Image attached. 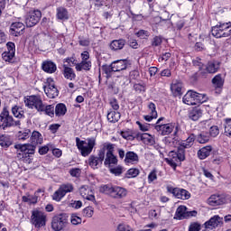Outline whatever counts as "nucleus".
<instances>
[{
  "label": "nucleus",
  "mask_w": 231,
  "mask_h": 231,
  "mask_svg": "<svg viewBox=\"0 0 231 231\" xmlns=\"http://www.w3.org/2000/svg\"><path fill=\"white\" fill-rule=\"evenodd\" d=\"M24 104L29 109L35 107L38 113H44L51 118L55 116V106L53 105H44L41 96H29L24 99Z\"/></svg>",
  "instance_id": "nucleus-1"
},
{
  "label": "nucleus",
  "mask_w": 231,
  "mask_h": 231,
  "mask_svg": "<svg viewBox=\"0 0 231 231\" xmlns=\"http://www.w3.org/2000/svg\"><path fill=\"white\" fill-rule=\"evenodd\" d=\"M16 158L23 162V163H33V154H35V146L30 143L25 144H15Z\"/></svg>",
  "instance_id": "nucleus-2"
},
{
  "label": "nucleus",
  "mask_w": 231,
  "mask_h": 231,
  "mask_svg": "<svg viewBox=\"0 0 231 231\" xmlns=\"http://www.w3.org/2000/svg\"><path fill=\"white\" fill-rule=\"evenodd\" d=\"M99 192L106 194L114 199H123L127 196V189L120 186H113L111 184H106L99 188Z\"/></svg>",
  "instance_id": "nucleus-3"
},
{
  "label": "nucleus",
  "mask_w": 231,
  "mask_h": 231,
  "mask_svg": "<svg viewBox=\"0 0 231 231\" xmlns=\"http://www.w3.org/2000/svg\"><path fill=\"white\" fill-rule=\"evenodd\" d=\"M0 127L4 131H8L12 127H21V120L14 119V116H10L8 107H4L0 114Z\"/></svg>",
  "instance_id": "nucleus-4"
},
{
  "label": "nucleus",
  "mask_w": 231,
  "mask_h": 231,
  "mask_svg": "<svg viewBox=\"0 0 231 231\" xmlns=\"http://www.w3.org/2000/svg\"><path fill=\"white\" fill-rule=\"evenodd\" d=\"M95 145H97V139L95 137L87 138L86 141H82L80 138L76 137V147L84 158L89 156V154L93 152Z\"/></svg>",
  "instance_id": "nucleus-5"
},
{
  "label": "nucleus",
  "mask_w": 231,
  "mask_h": 231,
  "mask_svg": "<svg viewBox=\"0 0 231 231\" xmlns=\"http://www.w3.org/2000/svg\"><path fill=\"white\" fill-rule=\"evenodd\" d=\"M211 34L217 39H221L223 37L231 36V23H221L219 22L217 25L213 26L211 29Z\"/></svg>",
  "instance_id": "nucleus-6"
},
{
  "label": "nucleus",
  "mask_w": 231,
  "mask_h": 231,
  "mask_svg": "<svg viewBox=\"0 0 231 231\" xmlns=\"http://www.w3.org/2000/svg\"><path fill=\"white\" fill-rule=\"evenodd\" d=\"M155 131L161 134V136H169L173 133V135L176 136L178 134V131H180V126L176 125V123H167L162 125H156L154 126Z\"/></svg>",
  "instance_id": "nucleus-7"
},
{
  "label": "nucleus",
  "mask_w": 231,
  "mask_h": 231,
  "mask_svg": "<svg viewBox=\"0 0 231 231\" xmlns=\"http://www.w3.org/2000/svg\"><path fill=\"white\" fill-rule=\"evenodd\" d=\"M68 215L66 213H61L56 215L51 220V228L55 231L64 230L68 226Z\"/></svg>",
  "instance_id": "nucleus-8"
},
{
  "label": "nucleus",
  "mask_w": 231,
  "mask_h": 231,
  "mask_svg": "<svg viewBox=\"0 0 231 231\" xmlns=\"http://www.w3.org/2000/svg\"><path fill=\"white\" fill-rule=\"evenodd\" d=\"M31 223L36 228L46 226V215L42 211L37 209L32 211Z\"/></svg>",
  "instance_id": "nucleus-9"
},
{
  "label": "nucleus",
  "mask_w": 231,
  "mask_h": 231,
  "mask_svg": "<svg viewBox=\"0 0 231 231\" xmlns=\"http://www.w3.org/2000/svg\"><path fill=\"white\" fill-rule=\"evenodd\" d=\"M42 17V13L40 10H34L29 12L25 15V24L27 28H33V26L39 24V21Z\"/></svg>",
  "instance_id": "nucleus-10"
},
{
  "label": "nucleus",
  "mask_w": 231,
  "mask_h": 231,
  "mask_svg": "<svg viewBox=\"0 0 231 231\" xmlns=\"http://www.w3.org/2000/svg\"><path fill=\"white\" fill-rule=\"evenodd\" d=\"M73 190H74L73 184H71V183L61 184L60 186V188L58 189V190H56L53 193L52 199L54 201H60L62 199V198H64V196H66V194H68L69 192H73Z\"/></svg>",
  "instance_id": "nucleus-11"
},
{
  "label": "nucleus",
  "mask_w": 231,
  "mask_h": 231,
  "mask_svg": "<svg viewBox=\"0 0 231 231\" xmlns=\"http://www.w3.org/2000/svg\"><path fill=\"white\" fill-rule=\"evenodd\" d=\"M167 192H170V194H172L174 198H177V199H190V192H189L185 189L181 188H173L171 186L167 187Z\"/></svg>",
  "instance_id": "nucleus-12"
},
{
  "label": "nucleus",
  "mask_w": 231,
  "mask_h": 231,
  "mask_svg": "<svg viewBox=\"0 0 231 231\" xmlns=\"http://www.w3.org/2000/svg\"><path fill=\"white\" fill-rule=\"evenodd\" d=\"M104 150H99L97 155H90L88 158V165L92 169H99L105 160Z\"/></svg>",
  "instance_id": "nucleus-13"
},
{
  "label": "nucleus",
  "mask_w": 231,
  "mask_h": 231,
  "mask_svg": "<svg viewBox=\"0 0 231 231\" xmlns=\"http://www.w3.org/2000/svg\"><path fill=\"white\" fill-rule=\"evenodd\" d=\"M208 205L211 207H219V205H225L228 203L227 195H211L208 199Z\"/></svg>",
  "instance_id": "nucleus-14"
},
{
  "label": "nucleus",
  "mask_w": 231,
  "mask_h": 231,
  "mask_svg": "<svg viewBox=\"0 0 231 231\" xmlns=\"http://www.w3.org/2000/svg\"><path fill=\"white\" fill-rule=\"evenodd\" d=\"M220 67H221V62L216 60L208 61L206 67L204 68L206 77H208V73L209 74L217 73V71H219Z\"/></svg>",
  "instance_id": "nucleus-15"
},
{
  "label": "nucleus",
  "mask_w": 231,
  "mask_h": 231,
  "mask_svg": "<svg viewBox=\"0 0 231 231\" xmlns=\"http://www.w3.org/2000/svg\"><path fill=\"white\" fill-rule=\"evenodd\" d=\"M136 140L141 141L143 143H145L146 145H154L156 143V141L154 140V137L149 134H135Z\"/></svg>",
  "instance_id": "nucleus-16"
},
{
  "label": "nucleus",
  "mask_w": 231,
  "mask_h": 231,
  "mask_svg": "<svg viewBox=\"0 0 231 231\" xmlns=\"http://www.w3.org/2000/svg\"><path fill=\"white\" fill-rule=\"evenodd\" d=\"M221 223V218L219 216H214L209 220L204 223V227L206 229L214 230V228H217L219 224Z\"/></svg>",
  "instance_id": "nucleus-17"
},
{
  "label": "nucleus",
  "mask_w": 231,
  "mask_h": 231,
  "mask_svg": "<svg viewBox=\"0 0 231 231\" xmlns=\"http://www.w3.org/2000/svg\"><path fill=\"white\" fill-rule=\"evenodd\" d=\"M182 102L187 106H196V91L189 90L182 97Z\"/></svg>",
  "instance_id": "nucleus-18"
},
{
  "label": "nucleus",
  "mask_w": 231,
  "mask_h": 231,
  "mask_svg": "<svg viewBox=\"0 0 231 231\" xmlns=\"http://www.w3.org/2000/svg\"><path fill=\"white\" fill-rule=\"evenodd\" d=\"M215 89L220 93L221 89H223V86H225V79H223V75L217 74L211 80Z\"/></svg>",
  "instance_id": "nucleus-19"
},
{
  "label": "nucleus",
  "mask_w": 231,
  "mask_h": 231,
  "mask_svg": "<svg viewBox=\"0 0 231 231\" xmlns=\"http://www.w3.org/2000/svg\"><path fill=\"white\" fill-rule=\"evenodd\" d=\"M112 66L114 71H124V69H127V66H129V62L127 60H118L112 62Z\"/></svg>",
  "instance_id": "nucleus-20"
},
{
  "label": "nucleus",
  "mask_w": 231,
  "mask_h": 231,
  "mask_svg": "<svg viewBox=\"0 0 231 231\" xmlns=\"http://www.w3.org/2000/svg\"><path fill=\"white\" fill-rule=\"evenodd\" d=\"M202 116L203 111L201 110V108L198 106H195L189 111V118L193 122H198V120H199V118H201Z\"/></svg>",
  "instance_id": "nucleus-21"
},
{
  "label": "nucleus",
  "mask_w": 231,
  "mask_h": 231,
  "mask_svg": "<svg viewBox=\"0 0 231 231\" xmlns=\"http://www.w3.org/2000/svg\"><path fill=\"white\" fill-rule=\"evenodd\" d=\"M42 69H43L45 73H55V71H57V64L51 60H45L42 64Z\"/></svg>",
  "instance_id": "nucleus-22"
},
{
  "label": "nucleus",
  "mask_w": 231,
  "mask_h": 231,
  "mask_svg": "<svg viewBox=\"0 0 231 231\" xmlns=\"http://www.w3.org/2000/svg\"><path fill=\"white\" fill-rule=\"evenodd\" d=\"M118 163V159L115 155V153L106 154L104 165L105 167H115Z\"/></svg>",
  "instance_id": "nucleus-23"
},
{
  "label": "nucleus",
  "mask_w": 231,
  "mask_h": 231,
  "mask_svg": "<svg viewBox=\"0 0 231 231\" xmlns=\"http://www.w3.org/2000/svg\"><path fill=\"white\" fill-rule=\"evenodd\" d=\"M56 17L59 21H68L69 19L68 9L64 7H58L56 9Z\"/></svg>",
  "instance_id": "nucleus-24"
},
{
  "label": "nucleus",
  "mask_w": 231,
  "mask_h": 231,
  "mask_svg": "<svg viewBox=\"0 0 231 231\" xmlns=\"http://www.w3.org/2000/svg\"><path fill=\"white\" fill-rule=\"evenodd\" d=\"M43 142V137L42 134L37 131H33L32 135H31V143L30 145H33L34 147H36V145H41V143H42Z\"/></svg>",
  "instance_id": "nucleus-25"
},
{
  "label": "nucleus",
  "mask_w": 231,
  "mask_h": 231,
  "mask_svg": "<svg viewBox=\"0 0 231 231\" xmlns=\"http://www.w3.org/2000/svg\"><path fill=\"white\" fill-rule=\"evenodd\" d=\"M192 64L195 68L199 69V73L200 77H203L204 79H207V73L205 72V68H203L205 65L201 61L200 58H196L192 60Z\"/></svg>",
  "instance_id": "nucleus-26"
},
{
  "label": "nucleus",
  "mask_w": 231,
  "mask_h": 231,
  "mask_svg": "<svg viewBox=\"0 0 231 231\" xmlns=\"http://www.w3.org/2000/svg\"><path fill=\"white\" fill-rule=\"evenodd\" d=\"M195 136L198 143H208L210 142V134L208 132L202 131Z\"/></svg>",
  "instance_id": "nucleus-27"
},
{
  "label": "nucleus",
  "mask_w": 231,
  "mask_h": 231,
  "mask_svg": "<svg viewBox=\"0 0 231 231\" xmlns=\"http://www.w3.org/2000/svg\"><path fill=\"white\" fill-rule=\"evenodd\" d=\"M211 152H212V146L208 145L199 149L197 154L199 160H205L206 158H208V156H210Z\"/></svg>",
  "instance_id": "nucleus-28"
},
{
  "label": "nucleus",
  "mask_w": 231,
  "mask_h": 231,
  "mask_svg": "<svg viewBox=\"0 0 231 231\" xmlns=\"http://www.w3.org/2000/svg\"><path fill=\"white\" fill-rule=\"evenodd\" d=\"M138 154L134 152H127L125 157V163H138Z\"/></svg>",
  "instance_id": "nucleus-29"
},
{
  "label": "nucleus",
  "mask_w": 231,
  "mask_h": 231,
  "mask_svg": "<svg viewBox=\"0 0 231 231\" xmlns=\"http://www.w3.org/2000/svg\"><path fill=\"white\" fill-rule=\"evenodd\" d=\"M124 46H125V40L124 39L114 40L110 43V49H112L114 51H118V50H123Z\"/></svg>",
  "instance_id": "nucleus-30"
},
{
  "label": "nucleus",
  "mask_w": 231,
  "mask_h": 231,
  "mask_svg": "<svg viewBox=\"0 0 231 231\" xmlns=\"http://www.w3.org/2000/svg\"><path fill=\"white\" fill-rule=\"evenodd\" d=\"M182 88L183 86L180 82L172 83L171 85V90L173 97H181L183 95V92H181Z\"/></svg>",
  "instance_id": "nucleus-31"
},
{
  "label": "nucleus",
  "mask_w": 231,
  "mask_h": 231,
  "mask_svg": "<svg viewBox=\"0 0 231 231\" xmlns=\"http://www.w3.org/2000/svg\"><path fill=\"white\" fill-rule=\"evenodd\" d=\"M63 75L68 80H75V78L77 77L75 70L67 65H63Z\"/></svg>",
  "instance_id": "nucleus-32"
},
{
  "label": "nucleus",
  "mask_w": 231,
  "mask_h": 231,
  "mask_svg": "<svg viewBox=\"0 0 231 231\" xmlns=\"http://www.w3.org/2000/svg\"><path fill=\"white\" fill-rule=\"evenodd\" d=\"M174 219H187V207L180 206L176 210Z\"/></svg>",
  "instance_id": "nucleus-33"
},
{
  "label": "nucleus",
  "mask_w": 231,
  "mask_h": 231,
  "mask_svg": "<svg viewBox=\"0 0 231 231\" xmlns=\"http://www.w3.org/2000/svg\"><path fill=\"white\" fill-rule=\"evenodd\" d=\"M12 143H14V140L10 135L4 134L0 136L1 147H5V149H8V147H10Z\"/></svg>",
  "instance_id": "nucleus-34"
},
{
  "label": "nucleus",
  "mask_w": 231,
  "mask_h": 231,
  "mask_svg": "<svg viewBox=\"0 0 231 231\" xmlns=\"http://www.w3.org/2000/svg\"><path fill=\"white\" fill-rule=\"evenodd\" d=\"M54 111L56 116H64L68 112V108L64 103H59L56 105Z\"/></svg>",
  "instance_id": "nucleus-35"
},
{
  "label": "nucleus",
  "mask_w": 231,
  "mask_h": 231,
  "mask_svg": "<svg viewBox=\"0 0 231 231\" xmlns=\"http://www.w3.org/2000/svg\"><path fill=\"white\" fill-rule=\"evenodd\" d=\"M24 30V24L23 23H14L11 25V33L17 37V33H21Z\"/></svg>",
  "instance_id": "nucleus-36"
},
{
  "label": "nucleus",
  "mask_w": 231,
  "mask_h": 231,
  "mask_svg": "<svg viewBox=\"0 0 231 231\" xmlns=\"http://www.w3.org/2000/svg\"><path fill=\"white\" fill-rule=\"evenodd\" d=\"M2 60L7 64H14L15 62V53L5 51L2 53Z\"/></svg>",
  "instance_id": "nucleus-37"
},
{
  "label": "nucleus",
  "mask_w": 231,
  "mask_h": 231,
  "mask_svg": "<svg viewBox=\"0 0 231 231\" xmlns=\"http://www.w3.org/2000/svg\"><path fill=\"white\" fill-rule=\"evenodd\" d=\"M120 116H121L120 113L116 111L111 110L110 112L107 113V120L111 124H116V122L120 120Z\"/></svg>",
  "instance_id": "nucleus-38"
},
{
  "label": "nucleus",
  "mask_w": 231,
  "mask_h": 231,
  "mask_svg": "<svg viewBox=\"0 0 231 231\" xmlns=\"http://www.w3.org/2000/svg\"><path fill=\"white\" fill-rule=\"evenodd\" d=\"M76 69L77 71H82V69H84L85 71H89V69H91V60H86L78 63L76 66Z\"/></svg>",
  "instance_id": "nucleus-39"
},
{
  "label": "nucleus",
  "mask_w": 231,
  "mask_h": 231,
  "mask_svg": "<svg viewBox=\"0 0 231 231\" xmlns=\"http://www.w3.org/2000/svg\"><path fill=\"white\" fill-rule=\"evenodd\" d=\"M100 151H103L104 156L106 157V154H113L115 152V144L111 143H105L100 149Z\"/></svg>",
  "instance_id": "nucleus-40"
},
{
  "label": "nucleus",
  "mask_w": 231,
  "mask_h": 231,
  "mask_svg": "<svg viewBox=\"0 0 231 231\" xmlns=\"http://www.w3.org/2000/svg\"><path fill=\"white\" fill-rule=\"evenodd\" d=\"M39 197L35 194L22 197V201H23V203H29V205H35Z\"/></svg>",
  "instance_id": "nucleus-41"
},
{
  "label": "nucleus",
  "mask_w": 231,
  "mask_h": 231,
  "mask_svg": "<svg viewBox=\"0 0 231 231\" xmlns=\"http://www.w3.org/2000/svg\"><path fill=\"white\" fill-rule=\"evenodd\" d=\"M12 113L15 118H24V111L21 106H14L12 107Z\"/></svg>",
  "instance_id": "nucleus-42"
},
{
  "label": "nucleus",
  "mask_w": 231,
  "mask_h": 231,
  "mask_svg": "<svg viewBox=\"0 0 231 231\" xmlns=\"http://www.w3.org/2000/svg\"><path fill=\"white\" fill-rule=\"evenodd\" d=\"M30 134H32V131H30V129L22 130L18 132L17 138L18 140L24 142V140H28V138H30Z\"/></svg>",
  "instance_id": "nucleus-43"
},
{
  "label": "nucleus",
  "mask_w": 231,
  "mask_h": 231,
  "mask_svg": "<svg viewBox=\"0 0 231 231\" xmlns=\"http://www.w3.org/2000/svg\"><path fill=\"white\" fill-rule=\"evenodd\" d=\"M194 142H196V135L194 134H189V136L186 139L184 143H181L186 149H189L194 145Z\"/></svg>",
  "instance_id": "nucleus-44"
},
{
  "label": "nucleus",
  "mask_w": 231,
  "mask_h": 231,
  "mask_svg": "<svg viewBox=\"0 0 231 231\" xmlns=\"http://www.w3.org/2000/svg\"><path fill=\"white\" fill-rule=\"evenodd\" d=\"M102 71L106 75V79L111 78L113 71L115 72V69L113 68V63L110 65H103L101 67Z\"/></svg>",
  "instance_id": "nucleus-45"
},
{
  "label": "nucleus",
  "mask_w": 231,
  "mask_h": 231,
  "mask_svg": "<svg viewBox=\"0 0 231 231\" xmlns=\"http://www.w3.org/2000/svg\"><path fill=\"white\" fill-rule=\"evenodd\" d=\"M224 127H225L224 134L231 138V119L230 118L225 119Z\"/></svg>",
  "instance_id": "nucleus-46"
},
{
  "label": "nucleus",
  "mask_w": 231,
  "mask_h": 231,
  "mask_svg": "<svg viewBox=\"0 0 231 231\" xmlns=\"http://www.w3.org/2000/svg\"><path fill=\"white\" fill-rule=\"evenodd\" d=\"M204 102H207V96L204 94H199L198 92H195L196 106H198V104H203Z\"/></svg>",
  "instance_id": "nucleus-47"
},
{
  "label": "nucleus",
  "mask_w": 231,
  "mask_h": 231,
  "mask_svg": "<svg viewBox=\"0 0 231 231\" xmlns=\"http://www.w3.org/2000/svg\"><path fill=\"white\" fill-rule=\"evenodd\" d=\"M186 149H187V147H185L183 144H180L176 152L180 162H185V150Z\"/></svg>",
  "instance_id": "nucleus-48"
},
{
  "label": "nucleus",
  "mask_w": 231,
  "mask_h": 231,
  "mask_svg": "<svg viewBox=\"0 0 231 231\" xmlns=\"http://www.w3.org/2000/svg\"><path fill=\"white\" fill-rule=\"evenodd\" d=\"M111 174H115V176H120L122 172H124V167L122 166H116V167H110L108 168Z\"/></svg>",
  "instance_id": "nucleus-49"
},
{
  "label": "nucleus",
  "mask_w": 231,
  "mask_h": 231,
  "mask_svg": "<svg viewBox=\"0 0 231 231\" xmlns=\"http://www.w3.org/2000/svg\"><path fill=\"white\" fill-rule=\"evenodd\" d=\"M93 214H95L93 207H87L83 209V216L85 217H93Z\"/></svg>",
  "instance_id": "nucleus-50"
},
{
  "label": "nucleus",
  "mask_w": 231,
  "mask_h": 231,
  "mask_svg": "<svg viewBox=\"0 0 231 231\" xmlns=\"http://www.w3.org/2000/svg\"><path fill=\"white\" fill-rule=\"evenodd\" d=\"M140 174V171L138 169L131 168L126 172V178H136Z\"/></svg>",
  "instance_id": "nucleus-51"
},
{
  "label": "nucleus",
  "mask_w": 231,
  "mask_h": 231,
  "mask_svg": "<svg viewBox=\"0 0 231 231\" xmlns=\"http://www.w3.org/2000/svg\"><path fill=\"white\" fill-rule=\"evenodd\" d=\"M209 137L212 136V138H216L219 135V127L217 125H213L209 129Z\"/></svg>",
  "instance_id": "nucleus-52"
},
{
  "label": "nucleus",
  "mask_w": 231,
  "mask_h": 231,
  "mask_svg": "<svg viewBox=\"0 0 231 231\" xmlns=\"http://www.w3.org/2000/svg\"><path fill=\"white\" fill-rule=\"evenodd\" d=\"M89 192H91V189H89V187L82 186L79 189V194H80V196H82L83 199L87 198L88 194H89Z\"/></svg>",
  "instance_id": "nucleus-53"
},
{
  "label": "nucleus",
  "mask_w": 231,
  "mask_h": 231,
  "mask_svg": "<svg viewBox=\"0 0 231 231\" xmlns=\"http://www.w3.org/2000/svg\"><path fill=\"white\" fill-rule=\"evenodd\" d=\"M168 160H171L173 162H177L179 163H181V160H180V157L178 156V154L174 151H171V152H169Z\"/></svg>",
  "instance_id": "nucleus-54"
},
{
  "label": "nucleus",
  "mask_w": 231,
  "mask_h": 231,
  "mask_svg": "<svg viewBox=\"0 0 231 231\" xmlns=\"http://www.w3.org/2000/svg\"><path fill=\"white\" fill-rule=\"evenodd\" d=\"M45 94L49 98H55V97H59V90L57 88H52L51 90H47Z\"/></svg>",
  "instance_id": "nucleus-55"
},
{
  "label": "nucleus",
  "mask_w": 231,
  "mask_h": 231,
  "mask_svg": "<svg viewBox=\"0 0 231 231\" xmlns=\"http://www.w3.org/2000/svg\"><path fill=\"white\" fill-rule=\"evenodd\" d=\"M201 230V224L199 222H192L189 226V231H199Z\"/></svg>",
  "instance_id": "nucleus-56"
},
{
  "label": "nucleus",
  "mask_w": 231,
  "mask_h": 231,
  "mask_svg": "<svg viewBox=\"0 0 231 231\" xmlns=\"http://www.w3.org/2000/svg\"><path fill=\"white\" fill-rule=\"evenodd\" d=\"M136 35L140 39H147L149 35H151V33L149 32V31L140 30L138 31V32H136Z\"/></svg>",
  "instance_id": "nucleus-57"
},
{
  "label": "nucleus",
  "mask_w": 231,
  "mask_h": 231,
  "mask_svg": "<svg viewBox=\"0 0 231 231\" xmlns=\"http://www.w3.org/2000/svg\"><path fill=\"white\" fill-rule=\"evenodd\" d=\"M162 42L163 41L162 39V36H155V37H153V39L152 41V46H153V47L162 46Z\"/></svg>",
  "instance_id": "nucleus-58"
},
{
  "label": "nucleus",
  "mask_w": 231,
  "mask_h": 231,
  "mask_svg": "<svg viewBox=\"0 0 231 231\" xmlns=\"http://www.w3.org/2000/svg\"><path fill=\"white\" fill-rule=\"evenodd\" d=\"M148 108L150 111V115H153V116H158V112H156V105L154 103H149Z\"/></svg>",
  "instance_id": "nucleus-59"
},
{
  "label": "nucleus",
  "mask_w": 231,
  "mask_h": 231,
  "mask_svg": "<svg viewBox=\"0 0 231 231\" xmlns=\"http://www.w3.org/2000/svg\"><path fill=\"white\" fill-rule=\"evenodd\" d=\"M155 180H158V175L156 174V170H153L148 175V183H152Z\"/></svg>",
  "instance_id": "nucleus-60"
},
{
  "label": "nucleus",
  "mask_w": 231,
  "mask_h": 231,
  "mask_svg": "<svg viewBox=\"0 0 231 231\" xmlns=\"http://www.w3.org/2000/svg\"><path fill=\"white\" fill-rule=\"evenodd\" d=\"M7 51L5 52L7 53H15V43L9 42L6 43Z\"/></svg>",
  "instance_id": "nucleus-61"
},
{
  "label": "nucleus",
  "mask_w": 231,
  "mask_h": 231,
  "mask_svg": "<svg viewBox=\"0 0 231 231\" xmlns=\"http://www.w3.org/2000/svg\"><path fill=\"white\" fill-rule=\"evenodd\" d=\"M71 223L72 225H80V223H82V218L77 215H72Z\"/></svg>",
  "instance_id": "nucleus-62"
},
{
  "label": "nucleus",
  "mask_w": 231,
  "mask_h": 231,
  "mask_svg": "<svg viewBox=\"0 0 231 231\" xmlns=\"http://www.w3.org/2000/svg\"><path fill=\"white\" fill-rule=\"evenodd\" d=\"M69 174L70 176H72V178H79V176H80V169L79 168L71 169L69 171Z\"/></svg>",
  "instance_id": "nucleus-63"
},
{
  "label": "nucleus",
  "mask_w": 231,
  "mask_h": 231,
  "mask_svg": "<svg viewBox=\"0 0 231 231\" xmlns=\"http://www.w3.org/2000/svg\"><path fill=\"white\" fill-rule=\"evenodd\" d=\"M171 57V52H165L159 57V62H167V60Z\"/></svg>",
  "instance_id": "nucleus-64"
}]
</instances>
